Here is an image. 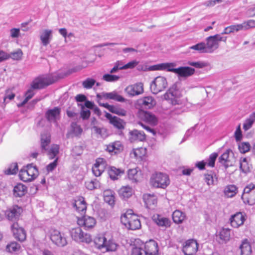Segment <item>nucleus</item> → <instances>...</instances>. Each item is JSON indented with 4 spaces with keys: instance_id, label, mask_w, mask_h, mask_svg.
Wrapping results in <instances>:
<instances>
[{
    "instance_id": "nucleus-63",
    "label": "nucleus",
    "mask_w": 255,
    "mask_h": 255,
    "mask_svg": "<svg viewBox=\"0 0 255 255\" xmlns=\"http://www.w3.org/2000/svg\"><path fill=\"white\" fill-rule=\"evenodd\" d=\"M138 63L139 62L136 60H133L123 66L122 68L123 69H132L136 66Z\"/></svg>"
},
{
    "instance_id": "nucleus-42",
    "label": "nucleus",
    "mask_w": 255,
    "mask_h": 255,
    "mask_svg": "<svg viewBox=\"0 0 255 255\" xmlns=\"http://www.w3.org/2000/svg\"><path fill=\"white\" fill-rule=\"evenodd\" d=\"M52 31L51 30H44L40 35V39L42 44L46 46L49 43V39L51 37Z\"/></svg>"
},
{
    "instance_id": "nucleus-33",
    "label": "nucleus",
    "mask_w": 255,
    "mask_h": 255,
    "mask_svg": "<svg viewBox=\"0 0 255 255\" xmlns=\"http://www.w3.org/2000/svg\"><path fill=\"white\" fill-rule=\"evenodd\" d=\"M108 173L111 179L115 180L118 179L124 174V171L113 166L110 168Z\"/></svg>"
},
{
    "instance_id": "nucleus-5",
    "label": "nucleus",
    "mask_w": 255,
    "mask_h": 255,
    "mask_svg": "<svg viewBox=\"0 0 255 255\" xmlns=\"http://www.w3.org/2000/svg\"><path fill=\"white\" fill-rule=\"evenodd\" d=\"M118 246V245L113 240L107 241L104 236L97 237V249L103 253L114 252L117 250Z\"/></svg>"
},
{
    "instance_id": "nucleus-54",
    "label": "nucleus",
    "mask_w": 255,
    "mask_h": 255,
    "mask_svg": "<svg viewBox=\"0 0 255 255\" xmlns=\"http://www.w3.org/2000/svg\"><path fill=\"white\" fill-rule=\"evenodd\" d=\"M218 153L216 152L212 153L210 156L207 161L206 162L208 166L213 167L215 166V161L218 157Z\"/></svg>"
},
{
    "instance_id": "nucleus-50",
    "label": "nucleus",
    "mask_w": 255,
    "mask_h": 255,
    "mask_svg": "<svg viewBox=\"0 0 255 255\" xmlns=\"http://www.w3.org/2000/svg\"><path fill=\"white\" fill-rule=\"evenodd\" d=\"M255 121V113L250 116V118L246 120L244 124L243 128L245 130H247L250 129L252 126L254 122Z\"/></svg>"
},
{
    "instance_id": "nucleus-55",
    "label": "nucleus",
    "mask_w": 255,
    "mask_h": 255,
    "mask_svg": "<svg viewBox=\"0 0 255 255\" xmlns=\"http://www.w3.org/2000/svg\"><path fill=\"white\" fill-rule=\"evenodd\" d=\"M23 55V52L20 49L16 51L11 52L9 54L10 58L15 60H19L21 59Z\"/></svg>"
},
{
    "instance_id": "nucleus-56",
    "label": "nucleus",
    "mask_w": 255,
    "mask_h": 255,
    "mask_svg": "<svg viewBox=\"0 0 255 255\" xmlns=\"http://www.w3.org/2000/svg\"><path fill=\"white\" fill-rule=\"evenodd\" d=\"M251 146L249 142H242L239 144V149L240 152L242 153L248 152Z\"/></svg>"
},
{
    "instance_id": "nucleus-16",
    "label": "nucleus",
    "mask_w": 255,
    "mask_h": 255,
    "mask_svg": "<svg viewBox=\"0 0 255 255\" xmlns=\"http://www.w3.org/2000/svg\"><path fill=\"white\" fill-rule=\"evenodd\" d=\"M156 104L155 100L151 96L144 97L137 100L135 104L136 108L150 109Z\"/></svg>"
},
{
    "instance_id": "nucleus-11",
    "label": "nucleus",
    "mask_w": 255,
    "mask_h": 255,
    "mask_svg": "<svg viewBox=\"0 0 255 255\" xmlns=\"http://www.w3.org/2000/svg\"><path fill=\"white\" fill-rule=\"evenodd\" d=\"M227 37L220 36L218 34L210 36L206 38V51L208 53H212L219 47V42L223 41L226 42Z\"/></svg>"
},
{
    "instance_id": "nucleus-30",
    "label": "nucleus",
    "mask_w": 255,
    "mask_h": 255,
    "mask_svg": "<svg viewBox=\"0 0 255 255\" xmlns=\"http://www.w3.org/2000/svg\"><path fill=\"white\" fill-rule=\"evenodd\" d=\"M106 150L110 153H117L123 149V146L120 141H117L106 145Z\"/></svg>"
},
{
    "instance_id": "nucleus-43",
    "label": "nucleus",
    "mask_w": 255,
    "mask_h": 255,
    "mask_svg": "<svg viewBox=\"0 0 255 255\" xmlns=\"http://www.w3.org/2000/svg\"><path fill=\"white\" fill-rule=\"evenodd\" d=\"M51 141L50 136L47 134H42L41 135V148L42 151H46L47 147Z\"/></svg>"
},
{
    "instance_id": "nucleus-41",
    "label": "nucleus",
    "mask_w": 255,
    "mask_h": 255,
    "mask_svg": "<svg viewBox=\"0 0 255 255\" xmlns=\"http://www.w3.org/2000/svg\"><path fill=\"white\" fill-rule=\"evenodd\" d=\"M240 168L244 173H247L250 171V165L249 163L248 158H241L240 160Z\"/></svg>"
},
{
    "instance_id": "nucleus-17",
    "label": "nucleus",
    "mask_w": 255,
    "mask_h": 255,
    "mask_svg": "<svg viewBox=\"0 0 255 255\" xmlns=\"http://www.w3.org/2000/svg\"><path fill=\"white\" fill-rule=\"evenodd\" d=\"M219 162L226 168L231 166L235 162V158L231 150H227L219 158Z\"/></svg>"
},
{
    "instance_id": "nucleus-20",
    "label": "nucleus",
    "mask_w": 255,
    "mask_h": 255,
    "mask_svg": "<svg viewBox=\"0 0 255 255\" xmlns=\"http://www.w3.org/2000/svg\"><path fill=\"white\" fill-rule=\"evenodd\" d=\"M245 220V216L242 213L238 212L231 217L230 221L232 227L238 228L244 224Z\"/></svg>"
},
{
    "instance_id": "nucleus-22",
    "label": "nucleus",
    "mask_w": 255,
    "mask_h": 255,
    "mask_svg": "<svg viewBox=\"0 0 255 255\" xmlns=\"http://www.w3.org/2000/svg\"><path fill=\"white\" fill-rule=\"evenodd\" d=\"M106 113V117L114 127L119 129H123L125 128V123L123 120L117 117L112 116L109 113Z\"/></svg>"
},
{
    "instance_id": "nucleus-60",
    "label": "nucleus",
    "mask_w": 255,
    "mask_h": 255,
    "mask_svg": "<svg viewBox=\"0 0 255 255\" xmlns=\"http://www.w3.org/2000/svg\"><path fill=\"white\" fill-rule=\"evenodd\" d=\"M131 255H146L144 248L134 247L132 249Z\"/></svg>"
},
{
    "instance_id": "nucleus-7",
    "label": "nucleus",
    "mask_w": 255,
    "mask_h": 255,
    "mask_svg": "<svg viewBox=\"0 0 255 255\" xmlns=\"http://www.w3.org/2000/svg\"><path fill=\"white\" fill-rule=\"evenodd\" d=\"M69 232L72 239L76 242L89 244L92 241L90 235L85 233L80 227L73 228Z\"/></svg>"
},
{
    "instance_id": "nucleus-36",
    "label": "nucleus",
    "mask_w": 255,
    "mask_h": 255,
    "mask_svg": "<svg viewBox=\"0 0 255 255\" xmlns=\"http://www.w3.org/2000/svg\"><path fill=\"white\" fill-rule=\"evenodd\" d=\"M217 236L221 240V243H226L229 241L230 238V230L229 229H222Z\"/></svg>"
},
{
    "instance_id": "nucleus-2",
    "label": "nucleus",
    "mask_w": 255,
    "mask_h": 255,
    "mask_svg": "<svg viewBox=\"0 0 255 255\" xmlns=\"http://www.w3.org/2000/svg\"><path fill=\"white\" fill-rule=\"evenodd\" d=\"M39 174L38 168L33 163L28 164L23 166L19 172V177L21 180L25 182H30L34 180Z\"/></svg>"
},
{
    "instance_id": "nucleus-58",
    "label": "nucleus",
    "mask_w": 255,
    "mask_h": 255,
    "mask_svg": "<svg viewBox=\"0 0 255 255\" xmlns=\"http://www.w3.org/2000/svg\"><path fill=\"white\" fill-rule=\"evenodd\" d=\"M95 83L94 79L88 78L83 82L82 85L86 89H90L94 85Z\"/></svg>"
},
{
    "instance_id": "nucleus-59",
    "label": "nucleus",
    "mask_w": 255,
    "mask_h": 255,
    "mask_svg": "<svg viewBox=\"0 0 255 255\" xmlns=\"http://www.w3.org/2000/svg\"><path fill=\"white\" fill-rule=\"evenodd\" d=\"M58 157H56L54 160L46 166V170L48 172L53 171L58 165Z\"/></svg>"
},
{
    "instance_id": "nucleus-52",
    "label": "nucleus",
    "mask_w": 255,
    "mask_h": 255,
    "mask_svg": "<svg viewBox=\"0 0 255 255\" xmlns=\"http://www.w3.org/2000/svg\"><path fill=\"white\" fill-rule=\"evenodd\" d=\"M191 49L197 50L201 53H208L206 51V44L204 42H200L190 47Z\"/></svg>"
},
{
    "instance_id": "nucleus-46",
    "label": "nucleus",
    "mask_w": 255,
    "mask_h": 255,
    "mask_svg": "<svg viewBox=\"0 0 255 255\" xmlns=\"http://www.w3.org/2000/svg\"><path fill=\"white\" fill-rule=\"evenodd\" d=\"M34 89H32L31 87L28 89L25 93L24 96L25 99L23 101L20 103L17 104V107H20L24 106L27 102L31 99L34 95Z\"/></svg>"
},
{
    "instance_id": "nucleus-25",
    "label": "nucleus",
    "mask_w": 255,
    "mask_h": 255,
    "mask_svg": "<svg viewBox=\"0 0 255 255\" xmlns=\"http://www.w3.org/2000/svg\"><path fill=\"white\" fill-rule=\"evenodd\" d=\"M176 65L175 63H164L153 66V70H166L168 72H171L176 74L177 68H175Z\"/></svg>"
},
{
    "instance_id": "nucleus-47",
    "label": "nucleus",
    "mask_w": 255,
    "mask_h": 255,
    "mask_svg": "<svg viewBox=\"0 0 255 255\" xmlns=\"http://www.w3.org/2000/svg\"><path fill=\"white\" fill-rule=\"evenodd\" d=\"M21 248L20 245L16 242H11L6 246V251L9 253L18 251Z\"/></svg>"
},
{
    "instance_id": "nucleus-62",
    "label": "nucleus",
    "mask_w": 255,
    "mask_h": 255,
    "mask_svg": "<svg viewBox=\"0 0 255 255\" xmlns=\"http://www.w3.org/2000/svg\"><path fill=\"white\" fill-rule=\"evenodd\" d=\"M215 179H216L215 176H213V175L209 174L205 175V182L209 186L214 184Z\"/></svg>"
},
{
    "instance_id": "nucleus-34",
    "label": "nucleus",
    "mask_w": 255,
    "mask_h": 255,
    "mask_svg": "<svg viewBox=\"0 0 255 255\" xmlns=\"http://www.w3.org/2000/svg\"><path fill=\"white\" fill-rule=\"evenodd\" d=\"M224 192L226 196L232 198L238 193V188L235 185H229L225 187Z\"/></svg>"
},
{
    "instance_id": "nucleus-1",
    "label": "nucleus",
    "mask_w": 255,
    "mask_h": 255,
    "mask_svg": "<svg viewBox=\"0 0 255 255\" xmlns=\"http://www.w3.org/2000/svg\"><path fill=\"white\" fill-rule=\"evenodd\" d=\"M71 204L74 210L82 216L81 218H77L78 225L85 227L86 218L85 214L87 210V203L85 198L82 196L77 197L71 200Z\"/></svg>"
},
{
    "instance_id": "nucleus-19",
    "label": "nucleus",
    "mask_w": 255,
    "mask_h": 255,
    "mask_svg": "<svg viewBox=\"0 0 255 255\" xmlns=\"http://www.w3.org/2000/svg\"><path fill=\"white\" fill-rule=\"evenodd\" d=\"M152 220L158 227L167 228L171 226V221L168 218L159 214H154L152 217Z\"/></svg>"
},
{
    "instance_id": "nucleus-27",
    "label": "nucleus",
    "mask_w": 255,
    "mask_h": 255,
    "mask_svg": "<svg viewBox=\"0 0 255 255\" xmlns=\"http://www.w3.org/2000/svg\"><path fill=\"white\" fill-rule=\"evenodd\" d=\"M103 198L105 202L111 207H113L115 203V193L110 190L107 189L103 192Z\"/></svg>"
},
{
    "instance_id": "nucleus-14",
    "label": "nucleus",
    "mask_w": 255,
    "mask_h": 255,
    "mask_svg": "<svg viewBox=\"0 0 255 255\" xmlns=\"http://www.w3.org/2000/svg\"><path fill=\"white\" fill-rule=\"evenodd\" d=\"M14 238L22 243L25 241L26 232L23 228L20 227L17 222L13 223L10 227Z\"/></svg>"
},
{
    "instance_id": "nucleus-10",
    "label": "nucleus",
    "mask_w": 255,
    "mask_h": 255,
    "mask_svg": "<svg viewBox=\"0 0 255 255\" xmlns=\"http://www.w3.org/2000/svg\"><path fill=\"white\" fill-rule=\"evenodd\" d=\"M167 85V81L165 77L158 76L151 82L150 88L152 93L156 94L164 90Z\"/></svg>"
},
{
    "instance_id": "nucleus-8",
    "label": "nucleus",
    "mask_w": 255,
    "mask_h": 255,
    "mask_svg": "<svg viewBox=\"0 0 255 255\" xmlns=\"http://www.w3.org/2000/svg\"><path fill=\"white\" fill-rule=\"evenodd\" d=\"M23 212V208L16 204L7 207L4 212L6 219L9 221L17 222L20 216Z\"/></svg>"
},
{
    "instance_id": "nucleus-38",
    "label": "nucleus",
    "mask_w": 255,
    "mask_h": 255,
    "mask_svg": "<svg viewBox=\"0 0 255 255\" xmlns=\"http://www.w3.org/2000/svg\"><path fill=\"white\" fill-rule=\"evenodd\" d=\"M60 113H45V118L49 123H54L58 125L57 121L60 118Z\"/></svg>"
},
{
    "instance_id": "nucleus-4",
    "label": "nucleus",
    "mask_w": 255,
    "mask_h": 255,
    "mask_svg": "<svg viewBox=\"0 0 255 255\" xmlns=\"http://www.w3.org/2000/svg\"><path fill=\"white\" fill-rule=\"evenodd\" d=\"M170 184L168 176L161 172H156L152 174L150 178V184L155 188L165 189Z\"/></svg>"
},
{
    "instance_id": "nucleus-57",
    "label": "nucleus",
    "mask_w": 255,
    "mask_h": 255,
    "mask_svg": "<svg viewBox=\"0 0 255 255\" xmlns=\"http://www.w3.org/2000/svg\"><path fill=\"white\" fill-rule=\"evenodd\" d=\"M103 79L107 82H111L118 81L120 79V77L117 75L107 74L103 75Z\"/></svg>"
},
{
    "instance_id": "nucleus-6",
    "label": "nucleus",
    "mask_w": 255,
    "mask_h": 255,
    "mask_svg": "<svg viewBox=\"0 0 255 255\" xmlns=\"http://www.w3.org/2000/svg\"><path fill=\"white\" fill-rule=\"evenodd\" d=\"M163 96L165 100L171 101L172 104L175 105L180 104L179 99L182 95L177 84H174L169 88Z\"/></svg>"
},
{
    "instance_id": "nucleus-64",
    "label": "nucleus",
    "mask_w": 255,
    "mask_h": 255,
    "mask_svg": "<svg viewBox=\"0 0 255 255\" xmlns=\"http://www.w3.org/2000/svg\"><path fill=\"white\" fill-rule=\"evenodd\" d=\"M245 30L255 27V20L250 19L244 22Z\"/></svg>"
},
{
    "instance_id": "nucleus-40",
    "label": "nucleus",
    "mask_w": 255,
    "mask_h": 255,
    "mask_svg": "<svg viewBox=\"0 0 255 255\" xmlns=\"http://www.w3.org/2000/svg\"><path fill=\"white\" fill-rule=\"evenodd\" d=\"M119 195L123 198H128L132 194V190L129 186H124L119 190Z\"/></svg>"
},
{
    "instance_id": "nucleus-49",
    "label": "nucleus",
    "mask_w": 255,
    "mask_h": 255,
    "mask_svg": "<svg viewBox=\"0 0 255 255\" xmlns=\"http://www.w3.org/2000/svg\"><path fill=\"white\" fill-rule=\"evenodd\" d=\"M59 152V146L57 144H53L48 151L49 158L52 159L55 158Z\"/></svg>"
},
{
    "instance_id": "nucleus-13",
    "label": "nucleus",
    "mask_w": 255,
    "mask_h": 255,
    "mask_svg": "<svg viewBox=\"0 0 255 255\" xmlns=\"http://www.w3.org/2000/svg\"><path fill=\"white\" fill-rule=\"evenodd\" d=\"M199 244L194 239H189L183 244L182 252L185 255H194L198 250Z\"/></svg>"
},
{
    "instance_id": "nucleus-53",
    "label": "nucleus",
    "mask_w": 255,
    "mask_h": 255,
    "mask_svg": "<svg viewBox=\"0 0 255 255\" xmlns=\"http://www.w3.org/2000/svg\"><path fill=\"white\" fill-rule=\"evenodd\" d=\"M96 224V221L94 218L86 216L85 224V229H89L93 228Z\"/></svg>"
},
{
    "instance_id": "nucleus-35",
    "label": "nucleus",
    "mask_w": 255,
    "mask_h": 255,
    "mask_svg": "<svg viewBox=\"0 0 255 255\" xmlns=\"http://www.w3.org/2000/svg\"><path fill=\"white\" fill-rule=\"evenodd\" d=\"M186 215L185 213L179 210H175L172 214V219L174 223L180 224L185 220Z\"/></svg>"
},
{
    "instance_id": "nucleus-15",
    "label": "nucleus",
    "mask_w": 255,
    "mask_h": 255,
    "mask_svg": "<svg viewBox=\"0 0 255 255\" xmlns=\"http://www.w3.org/2000/svg\"><path fill=\"white\" fill-rule=\"evenodd\" d=\"M54 82V80L49 76H39L33 80L31 84V87L34 90L42 89Z\"/></svg>"
},
{
    "instance_id": "nucleus-45",
    "label": "nucleus",
    "mask_w": 255,
    "mask_h": 255,
    "mask_svg": "<svg viewBox=\"0 0 255 255\" xmlns=\"http://www.w3.org/2000/svg\"><path fill=\"white\" fill-rule=\"evenodd\" d=\"M107 166L105 159L103 158H97V171H99L98 176L101 175Z\"/></svg>"
},
{
    "instance_id": "nucleus-26",
    "label": "nucleus",
    "mask_w": 255,
    "mask_h": 255,
    "mask_svg": "<svg viewBox=\"0 0 255 255\" xmlns=\"http://www.w3.org/2000/svg\"><path fill=\"white\" fill-rule=\"evenodd\" d=\"M129 138L131 142L143 141L145 140L146 136L143 131L134 129L129 132Z\"/></svg>"
},
{
    "instance_id": "nucleus-23",
    "label": "nucleus",
    "mask_w": 255,
    "mask_h": 255,
    "mask_svg": "<svg viewBox=\"0 0 255 255\" xmlns=\"http://www.w3.org/2000/svg\"><path fill=\"white\" fill-rule=\"evenodd\" d=\"M143 199L146 207L149 209L154 208L157 203V197L154 194H145Z\"/></svg>"
},
{
    "instance_id": "nucleus-29",
    "label": "nucleus",
    "mask_w": 255,
    "mask_h": 255,
    "mask_svg": "<svg viewBox=\"0 0 255 255\" xmlns=\"http://www.w3.org/2000/svg\"><path fill=\"white\" fill-rule=\"evenodd\" d=\"M13 195L16 197L22 198L27 192V187L21 183H18L14 187Z\"/></svg>"
},
{
    "instance_id": "nucleus-28",
    "label": "nucleus",
    "mask_w": 255,
    "mask_h": 255,
    "mask_svg": "<svg viewBox=\"0 0 255 255\" xmlns=\"http://www.w3.org/2000/svg\"><path fill=\"white\" fill-rule=\"evenodd\" d=\"M195 69L190 67H180L177 68L176 74L181 77H188L193 75Z\"/></svg>"
},
{
    "instance_id": "nucleus-39",
    "label": "nucleus",
    "mask_w": 255,
    "mask_h": 255,
    "mask_svg": "<svg viewBox=\"0 0 255 255\" xmlns=\"http://www.w3.org/2000/svg\"><path fill=\"white\" fill-rule=\"evenodd\" d=\"M83 131V129L76 122H72L71 124V130L70 132H68L67 135L68 136L69 134H73L75 136H79L81 135Z\"/></svg>"
},
{
    "instance_id": "nucleus-9",
    "label": "nucleus",
    "mask_w": 255,
    "mask_h": 255,
    "mask_svg": "<svg viewBox=\"0 0 255 255\" xmlns=\"http://www.w3.org/2000/svg\"><path fill=\"white\" fill-rule=\"evenodd\" d=\"M241 198L244 203L249 205L255 204V185L250 184L244 189Z\"/></svg>"
},
{
    "instance_id": "nucleus-24",
    "label": "nucleus",
    "mask_w": 255,
    "mask_h": 255,
    "mask_svg": "<svg viewBox=\"0 0 255 255\" xmlns=\"http://www.w3.org/2000/svg\"><path fill=\"white\" fill-rule=\"evenodd\" d=\"M126 91L130 96L138 95L143 93V85L141 83L129 85L126 88Z\"/></svg>"
},
{
    "instance_id": "nucleus-32",
    "label": "nucleus",
    "mask_w": 255,
    "mask_h": 255,
    "mask_svg": "<svg viewBox=\"0 0 255 255\" xmlns=\"http://www.w3.org/2000/svg\"><path fill=\"white\" fill-rule=\"evenodd\" d=\"M128 179L132 182H137L141 178V172H138L136 168L130 169L128 170Z\"/></svg>"
},
{
    "instance_id": "nucleus-37",
    "label": "nucleus",
    "mask_w": 255,
    "mask_h": 255,
    "mask_svg": "<svg viewBox=\"0 0 255 255\" xmlns=\"http://www.w3.org/2000/svg\"><path fill=\"white\" fill-rule=\"evenodd\" d=\"M146 154V149L144 147H139L133 149L130 153L131 157L136 158H141Z\"/></svg>"
},
{
    "instance_id": "nucleus-31",
    "label": "nucleus",
    "mask_w": 255,
    "mask_h": 255,
    "mask_svg": "<svg viewBox=\"0 0 255 255\" xmlns=\"http://www.w3.org/2000/svg\"><path fill=\"white\" fill-rule=\"evenodd\" d=\"M240 249L241 255H251L252 252L251 245L247 239H245L242 241Z\"/></svg>"
},
{
    "instance_id": "nucleus-48",
    "label": "nucleus",
    "mask_w": 255,
    "mask_h": 255,
    "mask_svg": "<svg viewBox=\"0 0 255 255\" xmlns=\"http://www.w3.org/2000/svg\"><path fill=\"white\" fill-rule=\"evenodd\" d=\"M18 170V167L17 163H12L10 164L6 169L4 170L6 175L16 174Z\"/></svg>"
},
{
    "instance_id": "nucleus-61",
    "label": "nucleus",
    "mask_w": 255,
    "mask_h": 255,
    "mask_svg": "<svg viewBox=\"0 0 255 255\" xmlns=\"http://www.w3.org/2000/svg\"><path fill=\"white\" fill-rule=\"evenodd\" d=\"M98 217L102 221H105L108 217L107 211L104 209H100L98 211Z\"/></svg>"
},
{
    "instance_id": "nucleus-18",
    "label": "nucleus",
    "mask_w": 255,
    "mask_h": 255,
    "mask_svg": "<svg viewBox=\"0 0 255 255\" xmlns=\"http://www.w3.org/2000/svg\"><path fill=\"white\" fill-rule=\"evenodd\" d=\"M137 116L151 126H155L158 123V118L152 113H137Z\"/></svg>"
},
{
    "instance_id": "nucleus-21",
    "label": "nucleus",
    "mask_w": 255,
    "mask_h": 255,
    "mask_svg": "<svg viewBox=\"0 0 255 255\" xmlns=\"http://www.w3.org/2000/svg\"><path fill=\"white\" fill-rule=\"evenodd\" d=\"M144 249L146 255H159L157 243L153 240L146 242Z\"/></svg>"
},
{
    "instance_id": "nucleus-44",
    "label": "nucleus",
    "mask_w": 255,
    "mask_h": 255,
    "mask_svg": "<svg viewBox=\"0 0 255 255\" xmlns=\"http://www.w3.org/2000/svg\"><path fill=\"white\" fill-rule=\"evenodd\" d=\"M104 96L107 99L114 100L118 102H123L125 101V98L123 96L120 95L118 93L115 91L106 93Z\"/></svg>"
},
{
    "instance_id": "nucleus-51",
    "label": "nucleus",
    "mask_w": 255,
    "mask_h": 255,
    "mask_svg": "<svg viewBox=\"0 0 255 255\" xmlns=\"http://www.w3.org/2000/svg\"><path fill=\"white\" fill-rule=\"evenodd\" d=\"M109 135L108 130L104 128H97V138H101L104 139L107 138Z\"/></svg>"
},
{
    "instance_id": "nucleus-3",
    "label": "nucleus",
    "mask_w": 255,
    "mask_h": 255,
    "mask_svg": "<svg viewBox=\"0 0 255 255\" xmlns=\"http://www.w3.org/2000/svg\"><path fill=\"white\" fill-rule=\"evenodd\" d=\"M132 211H128L121 218V222L128 229L135 230L141 227L140 221L138 216L131 213Z\"/></svg>"
},
{
    "instance_id": "nucleus-12",
    "label": "nucleus",
    "mask_w": 255,
    "mask_h": 255,
    "mask_svg": "<svg viewBox=\"0 0 255 255\" xmlns=\"http://www.w3.org/2000/svg\"><path fill=\"white\" fill-rule=\"evenodd\" d=\"M50 239L52 243L58 247H64L68 244L66 235L57 230L51 232Z\"/></svg>"
}]
</instances>
